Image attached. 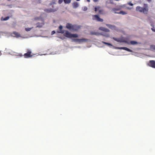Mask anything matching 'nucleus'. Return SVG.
<instances>
[{
    "label": "nucleus",
    "mask_w": 155,
    "mask_h": 155,
    "mask_svg": "<svg viewBox=\"0 0 155 155\" xmlns=\"http://www.w3.org/2000/svg\"><path fill=\"white\" fill-rule=\"evenodd\" d=\"M136 10L144 14H147L148 12V7L147 4H144L143 7L139 6H137L136 8Z\"/></svg>",
    "instance_id": "f257e3e1"
},
{
    "label": "nucleus",
    "mask_w": 155,
    "mask_h": 155,
    "mask_svg": "<svg viewBox=\"0 0 155 155\" xmlns=\"http://www.w3.org/2000/svg\"><path fill=\"white\" fill-rule=\"evenodd\" d=\"M66 27L70 30L75 31H77L80 28V27L79 26L76 25H72L69 23L67 24Z\"/></svg>",
    "instance_id": "f03ea898"
},
{
    "label": "nucleus",
    "mask_w": 155,
    "mask_h": 155,
    "mask_svg": "<svg viewBox=\"0 0 155 155\" xmlns=\"http://www.w3.org/2000/svg\"><path fill=\"white\" fill-rule=\"evenodd\" d=\"M34 19L35 20H39L41 21V22H38L36 24V27L40 28L42 27L44 25L45 23L43 18H41L37 17L35 18Z\"/></svg>",
    "instance_id": "7ed1b4c3"
},
{
    "label": "nucleus",
    "mask_w": 155,
    "mask_h": 155,
    "mask_svg": "<svg viewBox=\"0 0 155 155\" xmlns=\"http://www.w3.org/2000/svg\"><path fill=\"white\" fill-rule=\"evenodd\" d=\"M64 35L66 37L68 38H78V37L77 34H71L68 31H65Z\"/></svg>",
    "instance_id": "20e7f679"
},
{
    "label": "nucleus",
    "mask_w": 155,
    "mask_h": 155,
    "mask_svg": "<svg viewBox=\"0 0 155 155\" xmlns=\"http://www.w3.org/2000/svg\"><path fill=\"white\" fill-rule=\"evenodd\" d=\"M114 39L115 40L117 41L116 39H115L114 38ZM117 41L119 42H125L128 44H130L132 45H134L138 44V42H137L135 41H130V42H129L123 39H121L119 40H117Z\"/></svg>",
    "instance_id": "39448f33"
},
{
    "label": "nucleus",
    "mask_w": 155,
    "mask_h": 155,
    "mask_svg": "<svg viewBox=\"0 0 155 155\" xmlns=\"http://www.w3.org/2000/svg\"><path fill=\"white\" fill-rule=\"evenodd\" d=\"M58 9V8H54L53 7L52 8H47L45 9L44 11L48 13L54 12L57 11Z\"/></svg>",
    "instance_id": "423d86ee"
},
{
    "label": "nucleus",
    "mask_w": 155,
    "mask_h": 155,
    "mask_svg": "<svg viewBox=\"0 0 155 155\" xmlns=\"http://www.w3.org/2000/svg\"><path fill=\"white\" fill-rule=\"evenodd\" d=\"M120 10V9L118 8H113L112 9L113 11L115 13L119 14H121L123 15H125L127 14V13L123 11H120L119 12H117V11H119Z\"/></svg>",
    "instance_id": "0eeeda50"
},
{
    "label": "nucleus",
    "mask_w": 155,
    "mask_h": 155,
    "mask_svg": "<svg viewBox=\"0 0 155 155\" xmlns=\"http://www.w3.org/2000/svg\"><path fill=\"white\" fill-rule=\"evenodd\" d=\"M23 56L25 58H31L32 57V55L31 54V52L30 50H28L27 52L25 53Z\"/></svg>",
    "instance_id": "6e6552de"
},
{
    "label": "nucleus",
    "mask_w": 155,
    "mask_h": 155,
    "mask_svg": "<svg viewBox=\"0 0 155 155\" xmlns=\"http://www.w3.org/2000/svg\"><path fill=\"white\" fill-rule=\"evenodd\" d=\"M75 42L81 43L84 42H86L88 41V40L85 38L82 39H75L74 40Z\"/></svg>",
    "instance_id": "1a4fd4ad"
},
{
    "label": "nucleus",
    "mask_w": 155,
    "mask_h": 155,
    "mask_svg": "<svg viewBox=\"0 0 155 155\" xmlns=\"http://www.w3.org/2000/svg\"><path fill=\"white\" fill-rule=\"evenodd\" d=\"M93 19L94 20H96L102 22L103 21V19L100 18L99 16L98 15H93Z\"/></svg>",
    "instance_id": "9d476101"
},
{
    "label": "nucleus",
    "mask_w": 155,
    "mask_h": 155,
    "mask_svg": "<svg viewBox=\"0 0 155 155\" xmlns=\"http://www.w3.org/2000/svg\"><path fill=\"white\" fill-rule=\"evenodd\" d=\"M149 65L153 68H155V61L154 60H151L149 61Z\"/></svg>",
    "instance_id": "9b49d317"
},
{
    "label": "nucleus",
    "mask_w": 155,
    "mask_h": 155,
    "mask_svg": "<svg viewBox=\"0 0 155 155\" xmlns=\"http://www.w3.org/2000/svg\"><path fill=\"white\" fill-rule=\"evenodd\" d=\"M99 29L101 31H103L106 32H109L110 30L107 28H105L103 27H100L99 28Z\"/></svg>",
    "instance_id": "f8f14e48"
},
{
    "label": "nucleus",
    "mask_w": 155,
    "mask_h": 155,
    "mask_svg": "<svg viewBox=\"0 0 155 155\" xmlns=\"http://www.w3.org/2000/svg\"><path fill=\"white\" fill-rule=\"evenodd\" d=\"M12 34L14 35V36L16 38H18L21 36L20 34L16 31H14L13 32Z\"/></svg>",
    "instance_id": "ddd939ff"
},
{
    "label": "nucleus",
    "mask_w": 155,
    "mask_h": 155,
    "mask_svg": "<svg viewBox=\"0 0 155 155\" xmlns=\"http://www.w3.org/2000/svg\"><path fill=\"white\" fill-rule=\"evenodd\" d=\"M106 26L108 27L109 28L111 29H114L115 30L116 29V27L113 25H112L110 24H107L106 25Z\"/></svg>",
    "instance_id": "4468645a"
},
{
    "label": "nucleus",
    "mask_w": 155,
    "mask_h": 155,
    "mask_svg": "<svg viewBox=\"0 0 155 155\" xmlns=\"http://www.w3.org/2000/svg\"><path fill=\"white\" fill-rule=\"evenodd\" d=\"M119 49H123L130 52H132V51L131 50L125 47H120L119 48Z\"/></svg>",
    "instance_id": "2eb2a0df"
},
{
    "label": "nucleus",
    "mask_w": 155,
    "mask_h": 155,
    "mask_svg": "<svg viewBox=\"0 0 155 155\" xmlns=\"http://www.w3.org/2000/svg\"><path fill=\"white\" fill-rule=\"evenodd\" d=\"M90 34L91 35H101L100 33L98 32L93 31L90 32Z\"/></svg>",
    "instance_id": "dca6fc26"
},
{
    "label": "nucleus",
    "mask_w": 155,
    "mask_h": 155,
    "mask_svg": "<svg viewBox=\"0 0 155 155\" xmlns=\"http://www.w3.org/2000/svg\"><path fill=\"white\" fill-rule=\"evenodd\" d=\"M78 4L77 2H74L73 3L72 5L74 8H76L78 6Z\"/></svg>",
    "instance_id": "f3484780"
},
{
    "label": "nucleus",
    "mask_w": 155,
    "mask_h": 155,
    "mask_svg": "<svg viewBox=\"0 0 155 155\" xmlns=\"http://www.w3.org/2000/svg\"><path fill=\"white\" fill-rule=\"evenodd\" d=\"M9 18V16H7L5 18L2 17L1 18V20L2 21H6L8 20Z\"/></svg>",
    "instance_id": "a211bd4d"
},
{
    "label": "nucleus",
    "mask_w": 155,
    "mask_h": 155,
    "mask_svg": "<svg viewBox=\"0 0 155 155\" xmlns=\"http://www.w3.org/2000/svg\"><path fill=\"white\" fill-rule=\"evenodd\" d=\"M71 0H64V1L65 4H69L71 2Z\"/></svg>",
    "instance_id": "6ab92c4d"
},
{
    "label": "nucleus",
    "mask_w": 155,
    "mask_h": 155,
    "mask_svg": "<svg viewBox=\"0 0 155 155\" xmlns=\"http://www.w3.org/2000/svg\"><path fill=\"white\" fill-rule=\"evenodd\" d=\"M102 43H103L104 44L107 45L109 46H112V44L110 43L106 42H104V41H102Z\"/></svg>",
    "instance_id": "aec40b11"
},
{
    "label": "nucleus",
    "mask_w": 155,
    "mask_h": 155,
    "mask_svg": "<svg viewBox=\"0 0 155 155\" xmlns=\"http://www.w3.org/2000/svg\"><path fill=\"white\" fill-rule=\"evenodd\" d=\"M33 28H25V30L27 31H30Z\"/></svg>",
    "instance_id": "412c9836"
},
{
    "label": "nucleus",
    "mask_w": 155,
    "mask_h": 155,
    "mask_svg": "<svg viewBox=\"0 0 155 155\" xmlns=\"http://www.w3.org/2000/svg\"><path fill=\"white\" fill-rule=\"evenodd\" d=\"M55 0H53V1L52 2H51L49 4V5L50 6L53 4H55Z\"/></svg>",
    "instance_id": "4be33fe9"
},
{
    "label": "nucleus",
    "mask_w": 155,
    "mask_h": 155,
    "mask_svg": "<svg viewBox=\"0 0 155 155\" xmlns=\"http://www.w3.org/2000/svg\"><path fill=\"white\" fill-rule=\"evenodd\" d=\"M150 48L153 50H155V45H152L150 46Z\"/></svg>",
    "instance_id": "5701e85b"
},
{
    "label": "nucleus",
    "mask_w": 155,
    "mask_h": 155,
    "mask_svg": "<svg viewBox=\"0 0 155 155\" xmlns=\"http://www.w3.org/2000/svg\"><path fill=\"white\" fill-rule=\"evenodd\" d=\"M99 8H100L99 7H97L95 8V12H97L98 11H99Z\"/></svg>",
    "instance_id": "b1692460"
},
{
    "label": "nucleus",
    "mask_w": 155,
    "mask_h": 155,
    "mask_svg": "<svg viewBox=\"0 0 155 155\" xmlns=\"http://www.w3.org/2000/svg\"><path fill=\"white\" fill-rule=\"evenodd\" d=\"M83 11H85L87 9V8L86 7H84L83 8Z\"/></svg>",
    "instance_id": "393cba45"
},
{
    "label": "nucleus",
    "mask_w": 155,
    "mask_h": 155,
    "mask_svg": "<svg viewBox=\"0 0 155 155\" xmlns=\"http://www.w3.org/2000/svg\"><path fill=\"white\" fill-rule=\"evenodd\" d=\"M63 1L64 0H58V3L59 4H61Z\"/></svg>",
    "instance_id": "a878e982"
},
{
    "label": "nucleus",
    "mask_w": 155,
    "mask_h": 155,
    "mask_svg": "<svg viewBox=\"0 0 155 155\" xmlns=\"http://www.w3.org/2000/svg\"><path fill=\"white\" fill-rule=\"evenodd\" d=\"M103 12V10H99L98 13L99 14H102V12Z\"/></svg>",
    "instance_id": "bb28decb"
},
{
    "label": "nucleus",
    "mask_w": 155,
    "mask_h": 155,
    "mask_svg": "<svg viewBox=\"0 0 155 155\" xmlns=\"http://www.w3.org/2000/svg\"><path fill=\"white\" fill-rule=\"evenodd\" d=\"M23 55L21 53H19L18 55H17V56L19 57H21Z\"/></svg>",
    "instance_id": "cd10ccee"
},
{
    "label": "nucleus",
    "mask_w": 155,
    "mask_h": 155,
    "mask_svg": "<svg viewBox=\"0 0 155 155\" xmlns=\"http://www.w3.org/2000/svg\"><path fill=\"white\" fill-rule=\"evenodd\" d=\"M104 36L106 37H109L110 35H109L108 34H106L105 35H104Z\"/></svg>",
    "instance_id": "c85d7f7f"
},
{
    "label": "nucleus",
    "mask_w": 155,
    "mask_h": 155,
    "mask_svg": "<svg viewBox=\"0 0 155 155\" xmlns=\"http://www.w3.org/2000/svg\"><path fill=\"white\" fill-rule=\"evenodd\" d=\"M128 4L129 5H130V6H133V4H132V3H131V2H129L128 3Z\"/></svg>",
    "instance_id": "c756f323"
},
{
    "label": "nucleus",
    "mask_w": 155,
    "mask_h": 155,
    "mask_svg": "<svg viewBox=\"0 0 155 155\" xmlns=\"http://www.w3.org/2000/svg\"><path fill=\"white\" fill-rule=\"evenodd\" d=\"M62 26L61 25H60L59 27V29L61 30L62 29Z\"/></svg>",
    "instance_id": "7c9ffc66"
},
{
    "label": "nucleus",
    "mask_w": 155,
    "mask_h": 155,
    "mask_svg": "<svg viewBox=\"0 0 155 155\" xmlns=\"http://www.w3.org/2000/svg\"><path fill=\"white\" fill-rule=\"evenodd\" d=\"M151 29L152 30V31H155V29L154 28V27L153 28H151Z\"/></svg>",
    "instance_id": "2f4dec72"
},
{
    "label": "nucleus",
    "mask_w": 155,
    "mask_h": 155,
    "mask_svg": "<svg viewBox=\"0 0 155 155\" xmlns=\"http://www.w3.org/2000/svg\"><path fill=\"white\" fill-rule=\"evenodd\" d=\"M55 33V32L54 31H52L51 32V33L52 34H54Z\"/></svg>",
    "instance_id": "473e14b6"
},
{
    "label": "nucleus",
    "mask_w": 155,
    "mask_h": 155,
    "mask_svg": "<svg viewBox=\"0 0 155 155\" xmlns=\"http://www.w3.org/2000/svg\"><path fill=\"white\" fill-rule=\"evenodd\" d=\"M94 2H96L98 1V0H93Z\"/></svg>",
    "instance_id": "72a5a7b5"
},
{
    "label": "nucleus",
    "mask_w": 155,
    "mask_h": 155,
    "mask_svg": "<svg viewBox=\"0 0 155 155\" xmlns=\"http://www.w3.org/2000/svg\"><path fill=\"white\" fill-rule=\"evenodd\" d=\"M151 26H152V27H153V25L152 24H151Z\"/></svg>",
    "instance_id": "f704fd0d"
},
{
    "label": "nucleus",
    "mask_w": 155,
    "mask_h": 155,
    "mask_svg": "<svg viewBox=\"0 0 155 155\" xmlns=\"http://www.w3.org/2000/svg\"><path fill=\"white\" fill-rule=\"evenodd\" d=\"M87 2H90V0H86Z\"/></svg>",
    "instance_id": "c9c22d12"
},
{
    "label": "nucleus",
    "mask_w": 155,
    "mask_h": 155,
    "mask_svg": "<svg viewBox=\"0 0 155 155\" xmlns=\"http://www.w3.org/2000/svg\"><path fill=\"white\" fill-rule=\"evenodd\" d=\"M2 54V52H1L0 51V56Z\"/></svg>",
    "instance_id": "e433bc0d"
},
{
    "label": "nucleus",
    "mask_w": 155,
    "mask_h": 155,
    "mask_svg": "<svg viewBox=\"0 0 155 155\" xmlns=\"http://www.w3.org/2000/svg\"><path fill=\"white\" fill-rule=\"evenodd\" d=\"M147 0L148 1V2H150V1H151V0Z\"/></svg>",
    "instance_id": "4c0bfd02"
},
{
    "label": "nucleus",
    "mask_w": 155,
    "mask_h": 155,
    "mask_svg": "<svg viewBox=\"0 0 155 155\" xmlns=\"http://www.w3.org/2000/svg\"><path fill=\"white\" fill-rule=\"evenodd\" d=\"M61 32L62 33H64V32H62V31H61Z\"/></svg>",
    "instance_id": "58836bf2"
},
{
    "label": "nucleus",
    "mask_w": 155,
    "mask_h": 155,
    "mask_svg": "<svg viewBox=\"0 0 155 155\" xmlns=\"http://www.w3.org/2000/svg\"><path fill=\"white\" fill-rule=\"evenodd\" d=\"M11 0H8V1H11Z\"/></svg>",
    "instance_id": "ea45409f"
},
{
    "label": "nucleus",
    "mask_w": 155,
    "mask_h": 155,
    "mask_svg": "<svg viewBox=\"0 0 155 155\" xmlns=\"http://www.w3.org/2000/svg\"><path fill=\"white\" fill-rule=\"evenodd\" d=\"M77 1H80V0H76Z\"/></svg>",
    "instance_id": "a19ab883"
},
{
    "label": "nucleus",
    "mask_w": 155,
    "mask_h": 155,
    "mask_svg": "<svg viewBox=\"0 0 155 155\" xmlns=\"http://www.w3.org/2000/svg\"><path fill=\"white\" fill-rule=\"evenodd\" d=\"M118 11H116V12H118Z\"/></svg>",
    "instance_id": "79ce46f5"
}]
</instances>
